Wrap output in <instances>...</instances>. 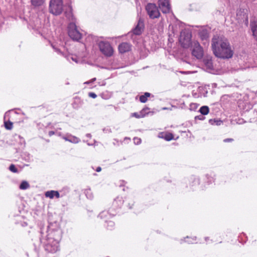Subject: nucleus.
<instances>
[{
  "label": "nucleus",
  "mask_w": 257,
  "mask_h": 257,
  "mask_svg": "<svg viewBox=\"0 0 257 257\" xmlns=\"http://www.w3.org/2000/svg\"><path fill=\"white\" fill-rule=\"evenodd\" d=\"M66 16L68 19H71L72 20H73V15L71 12H69L68 13H66Z\"/></svg>",
  "instance_id": "obj_29"
},
{
  "label": "nucleus",
  "mask_w": 257,
  "mask_h": 257,
  "mask_svg": "<svg viewBox=\"0 0 257 257\" xmlns=\"http://www.w3.org/2000/svg\"><path fill=\"white\" fill-rule=\"evenodd\" d=\"M205 117L202 114L198 116H196L195 117V119H199V120H203L204 119Z\"/></svg>",
  "instance_id": "obj_28"
},
{
  "label": "nucleus",
  "mask_w": 257,
  "mask_h": 257,
  "mask_svg": "<svg viewBox=\"0 0 257 257\" xmlns=\"http://www.w3.org/2000/svg\"><path fill=\"white\" fill-rule=\"evenodd\" d=\"M107 213V212H102L99 215V217L100 218H102L103 216L105 215V214Z\"/></svg>",
  "instance_id": "obj_34"
},
{
  "label": "nucleus",
  "mask_w": 257,
  "mask_h": 257,
  "mask_svg": "<svg viewBox=\"0 0 257 257\" xmlns=\"http://www.w3.org/2000/svg\"><path fill=\"white\" fill-rule=\"evenodd\" d=\"M145 28L144 21L143 19L140 18L137 25L132 30V32L136 35H140L144 31Z\"/></svg>",
  "instance_id": "obj_10"
},
{
  "label": "nucleus",
  "mask_w": 257,
  "mask_h": 257,
  "mask_svg": "<svg viewBox=\"0 0 257 257\" xmlns=\"http://www.w3.org/2000/svg\"><path fill=\"white\" fill-rule=\"evenodd\" d=\"M68 33L73 40L78 41L81 38V34L78 30L74 22H70L68 26Z\"/></svg>",
  "instance_id": "obj_5"
},
{
  "label": "nucleus",
  "mask_w": 257,
  "mask_h": 257,
  "mask_svg": "<svg viewBox=\"0 0 257 257\" xmlns=\"http://www.w3.org/2000/svg\"><path fill=\"white\" fill-rule=\"evenodd\" d=\"M192 54L198 59H201L203 56V51L199 43L195 41L192 43Z\"/></svg>",
  "instance_id": "obj_8"
},
{
  "label": "nucleus",
  "mask_w": 257,
  "mask_h": 257,
  "mask_svg": "<svg viewBox=\"0 0 257 257\" xmlns=\"http://www.w3.org/2000/svg\"><path fill=\"white\" fill-rule=\"evenodd\" d=\"M69 135H68L67 137H63L62 138L65 140L66 141H68L69 142V139H70V137H69Z\"/></svg>",
  "instance_id": "obj_31"
},
{
  "label": "nucleus",
  "mask_w": 257,
  "mask_h": 257,
  "mask_svg": "<svg viewBox=\"0 0 257 257\" xmlns=\"http://www.w3.org/2000/svg\"><path fill=\"white\" fill-rule=\"evenodd\" d=\"M95 80H96V78H93L91 80H90V81H88L85 82L84 83L85 84H89L90 83H92V82H94Z\"/></svg>",
  "instance_id": "obj_30"
},
{
  "label": "nucleus",
  "mask_w": 257,
  "mask_h": 257,
  "mask_svg": "<svg viewBox=\"0 0 257 257\" xmlns=\"http://www.w3.org/2000/svg\"><path fill=\"white\" fill-rule=\"evenodd\" d=\"M131 45L126 42L121 43L118 46V50L120 53H124L131 50Z\"/></svg>",
  "instance_id": "obj_11"
},
{
  "label": "nucleus",
  "mask_w": 257,
  "mask_h": 257,
  "mask_svg": "<svg viewBox=\"0 0 257 257\" xmlns=\"http://www.w3.org/2000/svg\"><path fill=\"white\" fill-rule=\"evenodd\" d=\"M86 136H87V137H90L91 136V135H90V134H87L86 135Z\"/></svg>",
  "instance_id": "obj_39"
},
{
  "label": "nucleus",
  "mask_w": 257,
  "mask_h": 257,
  "mask_svg": "<svg viewBox=\"0 0 257 257\" xmlns=\"http://www.w3.org/2000/svg\"><path fill=\"white\" fill-rule=\"evenodd\" d=\"M69 58H71L72 59V60H73V61H75V62H77V60H76V58H74L72 56H69L68 57V59L69 60Z\"/></svg>",
  "instance_id": "obj_33"
},
{
  "label": "nucleus",
  "mask_w": 257,
  "mask_h": 257,
  "mask_svg": "<svg viewBox=\"0 0 257 257\" xmlns=\"http://www.w3.org/2000/svg\"><path fill=\"white\" fill-rule=\"evenodd\" d=\"M209 111V108L207 106H203L200 107L199 109L200 112L202 115H206L208 113Z\"/></svg>",
  "instance_id": "obj_19"
},
{
  "label": "nucleus",
  "mask_w": 257,
  "mask_h": 257,
  "mask_svg": "<svg viewBox=\"0 0 257 257\" xmlns=\"http://www.w3.org/2000/svg\"><path fill=\"white\" fill-rule=\"evenodd\" d=\"M158 4L163 13L167 14L171 11V6L168 0H159Z\"/></svg>",
  "instance_id": "obj_9"
},
{
  "label": "nucleus",
  "mask_w": 257,
  "mask_h": 257,
  "mask_svg": "<svg viewBox=\"0 0 257 257\" xmlns=\"http://www.w3.org/2000/svg\"><path fill=\"white\" fill-rule=\"evenodd\" d=\"M162 136H159L160 137L164 138L166 141H169L172 140L173 139V136L171 133H168V134H161Z\"/></svg>",
  "instance_id": "obj_18"
},
{
  "label": "nucleus",
  "mask_w": 257,
  "mask_h": 257,
  "mask_svg": "<svg viewBox=\"0 0 257 257\" xmlns=\"http://www.w3.org/2000/svg\"><path fill=\"white\" fill-rule=\"evenodd\" d=\"M62 237L60 229L49 231L47 239L44 242L45 250L49 252L55 253L59 249V241Z\"/></svg>",
  "instance_id": "obj_2"
},
{
  "label": "nucleus",
  "mask_w": 257,
  "mask_h": 257,
  "mask_svg": "<svg viewBox=\"0 0 257 257\" xmlns=\"http://www.w3.org/2000/svg\"><path fill=\"white\" fill-rule=\"evenodd\" d=\"M151 93L149 92H145L144 95L140 96V100L142 103H145L148 100V97H150Z\"/></svg>",
  "instance_id": "obj_17"
},
{
  "label": "nucleus",
  "mask_w": 257,
  "mask_h": 257,
  "mask_svg": "<svg viewBox=\"0 0 257 257\" xmlns=\"http://www.w3.org/2000/svg\"><path fill=\"white\" fill-rule=\"evenodd\" d=\"M9 170L13 173H17L18 169L16 168L14 164H11L9 167Z\"/></svg>",
  "instance_id": "obj_23"
},
{
  "label": "nucleus",
  "mask_w": 257,
  "mask_h": 257,
  "mask_svg": "<svg viewBox=\"0 0 257 257\" xmlns=\"http://www.w3.org/2000/svg\"><path fill=\"white\" fill-rule=\"evenodd\" d=\"M134 143L136 145H139L141 143V139L140 138L135 137L134 139Z\"/></svg>",
  "instance_id": "obj_25"
},
{
  "label": "nucleus",
  "mask_w": 257,
  "mask_h": 257,
  "mask_svg": "<svg viewBox=\"0 0 257 257\" xmlns=\"http://www.w3.org/2000/svg\"><path fill=\"white\" fill-rule=\"evenodd\" d=\"M19 188L21 190H26L30 188V185L27 181H23L21 183Z\"/></svg>",
  "instance_id": "obj_20"
},
{
  "label": "nucleus",
  "mask_w": 257,
  "mask_h": 257,
  "mask_svg": "<svg viewBox=\"0 0 257 257\" xmlns=\"http://www.w3.org/2000/svg\"><path fill=\"white\" fill-rule=\"evenodd\" d=\"M114 225V223L112 221H109L108 222V226L107 227L108 229H111V228L113 227Z\"/></svg>",
  "instance_id": "obj_26"
},
{
  "label": "nucleus",
  "mask_w": 257,
  "mask_h": 257,
  "mask_svg": "<svg viewBox=\"0 0 257 257\" xmlns=\"http://www.w3.org/2000/svg\"><path fill=\"white\" fill-rule=\"evenodd\" d=\"M101 170V168L100 167L97 168L96 171L98 172H100Z\"/></svg>",
  "instance_id": "obj_37"
},
{
  "label": "nucleus",
  "mask_w": 257,
  "mask_h": 257,
  "mask_svg": "<svg viewBox=\"0 0 257 257\" xmlns=\"http://www.w3.org/2000/svg\"><path fill=\"white\" fill-rule=\"evenodd\" d=\"M98 45L100 52L106 57H110L113 53V50L110 43L106 41H100Z\"/></svg>",
  "instance_id": "obj_6"
},
{
  "label": "nucleus",
  "mask_w": 257,
  "mask_h": 257,
  "mask_svg": "<svg viewBox=\"0 0 257 257\" xmlns=\"http://www.w3.org/2000/svg\"><path fill=\"white\" fill-rule=\"evenodd\" d=\"M54 134H55V132H54V131H50L49 132V136L50 137L52 136V135H53Z\"/></svg>",
  "instance_id": "obj_36"
},
{
  "label": "nucleus",
  "mask_w": 257,
  "mask_h": 257,
  "mask_svg": "<svg viewBox=\"0 0 257 257\" xmlns=\"http://www.w3.org/2000/svg\"><path fill=\"white\" fill-rule=\"evenodd\" d=\"M187 241H188L189 243H192V241H188V240H187Z\"/></svg>",
  "instance_id": "obj_40"
},
{
  "label": "nucleus",
  "mask_w": 257,
  "mask_h": 257,
  "mask_svg": "<svg viewBox=\"0 0 257 257\" xmlns=\"http://www.w3.org/2000/svg\"><path fill=\"white\" fill-rule=\"evenodd\" d=\"M88 96L93 98H95L97 97L96 94L94 92H89L88 93Z\"/></svg>",
  "instance_id": "obj_27"
},
{
  "label": "nucleus",
  "mask_w": 257,
  "mask_h": 257,
  "mask_svg": "<svg viewBox=\"0 0 257 257\" xmlns=\"http://www.w3.org/2000/svg\"><path fill=\"white\" fill-rule=\"evenodd\" d=\"M50 12L55 15H60L63 10L62 0H51L49 4Z\"/></svg>",
  "instance_id": "obj_3"
},
{
  "label": "nucleus",
  "mask_w": 257,
  "mask_h": 257,
  "mask_svg": "<svg viewBox=\"0 0 257 257\" xmlns=\"http://www.w3.org/2000/svg\"><path fill=\"white\" fill-rule=\"evenodd\" d=\"M250 27L252 32V35L257 41V22H251Z\"/></svg>",
  "instance_id": "obj_15"
},
{
  "label": "nucleus",
  "mask_w": 257,
  "mask_h": 257,
  "mask_svg": "<svg viewBox=\"0 0 257 257\" xmlns=\"http://www.w3.org/2000/svg\"><path fill=\"white\" fill-rule=\"evenodd\" d=\"M53 48L55 49V50L56 52H58V53H62L61 52V51H60L58 49L55 48L54 47H53Z\"/></svg>",
  "instance_id": "obj_38"
},
{
  "label": "nucleus",
  "mask_w": 257,
  "mask_h": 257,
  "mask_svg": "<svg viewBox=\"0 0 257 257\" xmlns=\"http://www.w3.org/2000/svg\"><path fill=\"white\" fill-rule=\"evenodd\" d=\"M199 35L202 41H204V44L208 43V39L209 38V33L206 29H202L200 30Z\"/></svg>",
  "instance_id": "obj_12"
},
{
  "label": "nucleus",
  "mask_w": 257,
  "mask_h": 257,
  "mask_svg": "<svg viewBox=\"0 0 257 257\" xmlns=\"http://www.w3.org/2000/svg\"><path fill=\"white\" fill-rule=\"evenodd\" d=\"M45 0H31V4L34 7H39L45 3Z\"/></svg>",
  "instance_id": "obj_16"
},
{
  "label": "nucleus",
  "mask_w": 257,
  "mask_h": 257,
  "mask_svg": "<svg viewBox=\"0 0 257 257\" xmlns=\"http://www.w3.org/2000/svg\"><path fill=\"white\" fill-rule=\"evenodd\" d=\"M233 140L232 139H226L223 140L224 142L227 143L232 142Z\"/></svg>",
  "instance_id": "obj_32"
},
{
  "label": "nucleus",
  "mask_w": 257,
  "mask_h": 257,
  "mask_svg": "<svg viewBox=\"0 0 257 257\" xmlns=\"http://www.w3.org/2000/svg\"><path fill=\"white\" fill-rule=\"evenodd\" d=\"M191 34L188 32H181L180 34V42L182 46L187 48L190 47L191 43Z\"/></svg>",
  "instance_id": "obj_7"
},
{
  "label": "nucleus",
  "mask_w": 257,
  "mask_h": 257,
  "mask_svg": "<svg viewBox=\"0 0 257 257\" xmlns=\"http://www.w3.org/2000/svg\"><path fill=\"white\" fill-rule=\"evenodd\" d=\"M203 63L207 70H212L213 69V66L211 57H207L203 59Z\"/></svg>",
  "instance_id": "obj_13"
},
{
  "label": "nucleus",
  "mask_w": 257,
  "mask_h": 257,
  "mask_svg": "<svg viewBox=\"0 0 257 257\" xmlns=\"http://www.w3.org/2000/svg\"><path fill=\"white\" fill-rule=\"evenodd\" d=\"M69 137H70L69 142L71 143L76 144V143H79L80 141V140L76 137L70 135Z\"/></svg>",
  "instance_id": "obj_21"
},
{
  "label": "nucleus",
  "mask_w": 257,
  "mask_h": 257,
  "mask_svg": "<svg viewBox=\"0 0 257 257\" xmlns=\"http://www.w3.org/2000/svg\"><path fill=\"white\" fill-rule=\"evenodd\" d=\"M209 122L210 124H214V123L216 122V120L215 119H210L209 120Z\"/></svg>",
  "instance_id": "obj_35"
},
{
  "label": "nucleus",
  "mask_w": 257,
  "mask_h": 257,
  "mask_svg": "<svg viewBox=\"0 0 257 257\" xmlns=\"http://www.w3.org/2000/svg\"><path fill=\"white\" fill-rule=\"evenodd\" d=\"M145 109L142 110V111L140 112V114H138V113H133V115L137 118H140V117H144V115L142 114V112Z\"/></svg>",
  "instance_id": "obj_24"
},
{
  "label": "nucleus",
  "mask_w": 257,
  "mask_h": 257,
  "mask_svg": "<svg viewBox=\"0 0 257 257\" xmlns=\"http://www.w3.org/2000/svg\"><path fill=\"white\" fill-rule=\"evenodd\" d=\"M5 127L7 129V130H11L13 127V123L11 121H9V122H5Z\"/></svg>",
  "instance_id": "obj_22"
},
{
  "label": "nucleus",
  "mask_w": 257,
  "mask_h": 257,
  "mask_svg": "<svg viewBox=\"0 0 257 257\" xmlns=\"http://www.w3.org/2000/svg\"><path fill=\"white\" fill-rule=\"evenodd\" d=\"M145 9L147 14L151 19L159 18L161 16L158 8L155 4L148 3L146 6Z\"/></svg>",
  "instance_id": "obj_4"
},
{
  "label": "nucleus",
  "mask_w": 257,
  "mask_h": 257,
  "mask_svg": "<svg viewBox=\"0 0 257 257\" xmlns=\"http://www.w3.org/2000/svg\"><path fill=\"white\" fill-rule=\"evenodd\" d=\"M212 48L214 55L218 58L229 59L233 54L228 41L222 36L213 37L212 40Z\"/></svg>",
  "instance_id": "obj_1"
},
{
  "label": "nucleus",
  "mask_w": 257,
  "mask_h": 257,
  "mask_svg": "<svg viewBox=\"0 0 257 257\" xmlns=\"http://www.w3.org/2000/svg\"><path fill=\"white\" fill-rule=\"evenodd\" d=\"M45 195L46 197H49L51 199L53 198L55 196L57 198L60 197L59 193L57 191H48L45 192Z\"/></svg>",
  "instance_id": "obj_14"
}]
</instances>
